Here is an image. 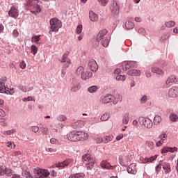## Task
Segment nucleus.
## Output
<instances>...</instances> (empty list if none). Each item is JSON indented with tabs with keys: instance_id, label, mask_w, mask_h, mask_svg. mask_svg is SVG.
<instances>
[{
	"instance_id": "1",
	"label": "nucleus",
	"mask_w": 178,
	"mask_h": 178,
	"mask_svg": "<svg viewBox=\"0 0 178 178\" xmlns=\"http://www.w3.org/2000/svg\"><path fill=\"white\" fill-rule=\"evenodd\" d=\"M67 138L69 141H84L88 138V134L84 131H73L67 134Z\"/></svg>"
},
{
	"instance_id": "2",
	"label": "nucleus",
	"mask_w": 178,
	"mask_h": 178,
	"mask_svg": "<svg viewBox=\"0 0 178 178\" xmlns=\"http://www.w3.org/2000/svg\"><path fill=\"white\" fill-rule=\"evenodd\" d=\"M69 56V51H66L62 56V58L60 60V62L62 63H64L63 65V70H62V77H65V74H66V72H65V70H66V69H67V67H69L70 66V65H72V60H70V58H68Z\"/></svg>"
},
{
	"instance_id": "3",
	"label": "nucleus",
	"mask_w": 178,
	"mask_h": 178,
	"mask_svg": "<svg viewBox=\"0 0 178 178\" xmlns=\"http://www.w3.org/2000/svg\"><path fill=\"white\" fill-rule=\"evenodd\" d=\"M6 81H8V79L6 77H3L0 79V92L3 94H10V95H13L15 94V90L13 89H9V88L6 87Z\"/></svg>"
},
{
	"instance_id": "4",
	"label": "nucleus",
	"mask_w": 178,
	"mask_h": 178,
	"mask_svg": "<svg viewBox=\"0 0 178 178\" xmlns=\"http://www.w3.org/2000/svg\"><path fill=\"white\" fill-rule=\"evenodd\" d=\"M76 76L81 77L82 80H87L92 76V72H86L84 70V67L79 66L75 72Z\"/></svg>"
},
{
	"instance_id": "5",
	"label": "nucleus",
	"mask_w": 178,
	"mask_h": 178,
	"mask_svg": "<svg viewBox=\"0 0 178 178\" xmlns=\"http://www.w3.org/2000/svg\"><path fill=\"white\" fill-rule=\"evenodd\" d=\"M49 23L51 26V31H49V33H51V31L58 33V31H59V29L62 27V22L58 19V18L51 19Z\"/></svg>"
},
{
	"instance_id": "6",
	"label": "nucleus",
	"mask_w": 178,
	"mask_h": 178,
	"mask_svg": "<svg viewBox=\"0 0 178 178\" xmlns=\"http://www.w3.org/2000/svg\"><path fill=\"white\" fill-rule=\"evenodd\" d=\"M140 124H143L146 129H151L153 126L151 119L145 117H140L138 119Z\"/></svg>"
},
{
	"instance_id": "7",
	"label": "nucleus",
	"mask_w": 178,
	"mask_h": 178,
	"mask_svg": "<svg viewBox=\"0 0 178 178\" xmlns=\"http://www.w3.org/2000/svg\"><path fill=\"white\" fill-rule=\"evenodd\" d=\"M131 67H137V62L136 61H127L122 63V70L124 71L129 70Z\"/></svg>"
},
{
	"instance_id": "8",
	"label": "nucleus",
	"mask_w": 178,
	"mask_h": 178,
	"mask_svg": "<svg viewBox=\"0 0 178 178\" xmlns=\"http://www.w3.org/2000/svg\"><path fill=\"white\" fill-rule=\"evenodd\" d=\"M80 88H81L80 82L76 80H73L70 88L71 92H77V91H79Z\"/></svg>"
},
{
	"instance_id": "9",
	"label": "nucleus",
	"mask_w": 178,
	"mask_h": 178,
	"mask_svg": "<svg viewBox=\"0 0 178 178\" xmlns=\"http://www.w3.org/2000/svg\"><path fill=\"white\" fill-rule=\"evenodd\" d=\"M170 98H177L178 97V86H172L168 91Z\"/></svg>"
},
{
	"instance_id": "10",
	"label": "nucleus",
	"mask_w": 178,
	"mask_h": 178,
	"mask_svg": "<svg viewBox=\"0 0 178 178\" xmlns=\"http://www.w3.org/2000/svg\"><path fill=\"white\" fill-rule=\"evenodd\" d=\"M88 66L92 72H97L98 70V64L97 63V61L94 59H91L89 60L88 63Z\"/></svg>"
},
{
	"instance_id": "11",
	"label": "nucleus",
	"mask_w": 178,
	"mask_h": 178,
	"mask_svg": "<svg viewBox=\"0 0 178 178\" xmlns=\"http://www.w3.org/2000/svg\"><path fill=\"white\" fill-rule=\"evenodd\" d=\"M8 16L16 19V17L19 16V10L15 6L11 7L10 10L8 11Z\"/></svg>"
},
{
	"instance_id": "12",
	"label": "nucleus",
	"mask_w": 178,
	"mask_h": 178,
	"mask_svg": "<svg viewBox=\"0 0 178 178\" xmlns=\"http://www.w3.org/2000/svg\"><path fill=\"white\" fill-rule=\"evenodd\" d=\"M111 10L113 15H118L119 14V6L115 1H112V4L111 6Z\"/></svg>"
},
{
	"instance_id": "13",
	"label": "nucleus",
	"mask_w": 178,
	"mask_h": 178,
	"mask_svg": "<svg viewBox=\"0 0 178 178\" xmlns=\"http://www.w3.org/2000/svg\"><path fill=\"white\" fill-rule=\"evenodd\" d=\"M72 162H73L72 159L66 160L63 162L58 163L56 165V168H58V169H65V168L69 166V165H71Z\"/></svg>"
},
{
	"instance_id": "14",
	"label": "nucleus",
	"mask_w": 178,
	"mask_h": 178,
	"mask_svg": "<svg viewBox=\"0 0 178 178\" xmlns=\"http://www.w3.org/2000/svg\"><path fill=\"white\" fill-rule=\"evenodd\" d=\"M107 33H108V31L106 29L101 30L96 37L97 42H99L101 40H104V37H105V35H106Z\"/></svg>"
},
{
	"instance_id": "15",
	"label": "nucleus",
	"mask_w": 178,
	"mask_h": 178,
	"mask_svg": "<svg viewBox=\"0 0 178 178\" xmlns=\"http://www.w3.org/2000/svg\"><path fill=\"white\" fill-rule=\"evenodd\" d=\"M86 125V121L78 120L74 123H72V127L74 129H81V127H84Z\"/></svg>"
},
{
	"instance_id": "16",
	"label": "nucleus",
	"mask_w": 178,
	"mask_h": 178,
	"mask_svg": "<svg viewBox=\"0 0 178 178\" xmlns=\"http://www.w3.org/2000/svg\"><path fill=\"white\" fill-rule=\"evenodd\" d=\"M177 147H163L161 149V154H168V152H177Z\"/></svg>"
},
{
	"instance_id": "17",
	"label": "nucleus",
	"mask_w": 178,
	"mask_h": 178,
	"mask_svg": "<svg viewBox=\"0 0 178 178\" xmlns=\"http://www.w3.org/2000/svg\"><path fill=\"white\" fill-rule=\"evenodd\" d=\"M136 164L132 163L127 168V170L128 173H130L131 175H136L137 173V168H136Z\"/></svg>"
},
{
	"instance_id": "18",
	"label": "nucleus",
	"mask_w": 178,
	"mask_h": 178,
	"mask_svg": "<svg viewBox=\"0 0 178 178\" xmlns=\"http://www.w3.org/2000/svg\"><path fill=\"white\" fill-rule=\"evenodd\" d=\"M30 3H35L34 6V9L35 11L36 12V13H40V12H41V8L40 7V6L37 3H38L40 2V0H29Z\"/></svg>"
},
{
	"instance_id": "19",
	"label": "nucleus",
	"mask_w": 178,
	"mask_h": 178,
	"mask_svg": "<svg viewBox=\"0 0 178 178\" xmlns=\"http://www.w3.org/2000/svg\"><path fill=\"white\" fill-rule=\"evenodd\" d=\"M123 97L120 95H113V104L116 105L118 102H122Z\"/></svg>"
},
{
	"instance_id": "20",
	"label": "nucleus",
	"mask_w": 178,
	"mask_h": 178,
	"mask_svg": "<svg viewBox=\"0 0 178 178\" xmlns=\"http://www.w3.org/2000/svg\"><path fill=\"white\" fill-rule=\"evenodd\" d=\"M113 102V95H106L102 99V104H111Z\"/></svg>"
},
{
	"instance_id": "21",
	"label": "nucleus",
	"mask_w": 178,
	"mask_h": 178,
	"mask_svg": "<svg viewBox=\"0 0 178 178\" xmlns=\"http://www.w3.org/2000/svg\"><path fill=\"white\" fill-rule=\"evenodd\" d=\"M111 41V37H105L102 40L101 44L102 47H104V48H108L109 45V42Z\"/></svg>"
},
{
	"instance_id": "22",
	"label": "nucleus",
	"mask_w": 178,
	"mask_h": 178,
	"mask_svg": "<svg viewBox=\"0 0 178 178\" xmlns=\"http://www.w3.org/2000/svg\"><path fill=\"white\" fill-rule=\"evenodd\" d=\"M101 166L103 168V169H113V166H112V165H111V163L106 161H102L101 163Z\"/></svg>"
},
{
	"instance_id": "23",
	"label": "nucleus",
	"mask_w": 178,
	"mask_h": 178,
	"mask_svg": "<svg viewBox=\"0 0 178 178\" xmlns=\"http://www.w3.org/2000/svg\"><path fill=\"white\" fill-rule=\"evenodd\" d=\"M170 83H177V77L175 75H172L168 78L167 81H165L166 86H169Z\"/></svg>"
},
{
	"instance_id": "24",
	"label": "nucleus",
	"mask_w": 178,
	"mask_h": 178,
	"mask_svg": "<svg viewBox=\"0 0 178 178\" xmlns=\"http://www.w3.org/2000/svg\"><path fill=\"white\" fill-rule=\"evenodd\" d=\"M128 76H140L141 71L140 70H131L127 72Z\"/></svg>"
},
{
	"instance_id": "25",
	"label": "nucleus",
	"mask_w": 178,
	"mask_h": 178,
	"mask_svg": "<svg viewBox=\"0 0 178 178\" xmlns=\"http://www.w3.org/2000/svg\"><path fill=\"white\" fill-rule=\"evenodd\" d=\"M130 120L129 112L124 113L122 115V124H127Z\"/></svg>"
},
{
	"instance_id": "26",
	"label": "nucleus",
	"mask_w": 178,
	"mask_h": 178,
	"mask_svg": "<svg viewBox=\"0 0 178 178\" xmlns=\"http://www.w3.org/2000/svg\"><path fill=\"white\" fill-rule=\"evenodd\" d=\"M89 17H90V20H91V22L98 21V15L95 14L93 11L89 12Z\"/></svg>"
},
{
	"instance_id": "27",
	"label": "nucleus",
	"mask_w": 178,
	"mask_h": 178,
	"mask_svg": "<svg viewBox=\"0 0 178 178\" xmlns=\"http://www.w3.org/2000/svg\"><path fill=\"white\" fill-rule=\"evenodd\" d=\"M91 161H94L93 159L91 158V155L90 154H85L82 156V161L83 162H91Z\"/></svg>"
},
{
	"instance_id": "28",
	"label": "nucleus",
	"mask_w": 178,
	"mask_h": 178,
	"mask_svg": "<svg viewBox=\"0 0 178 178\" xmlns=\"http://www.w3.org/2000/svg\"><path fill=\"white\" fill-rule=\"evenodd\" d=\"M151 70L152 73H156V74H163V71L158 67L153 66L152 67Z\"/></svg>"
},
{
	"instance_id": "29",
	"label": "nucleus",
	"mask_w": 178,
	"mask_h": 178,
	"mask_svg": "<svg viewBox=\"0 0 178 178\" xmlns=\"http://www.w3.org/2000/svg\"><path fill=\"white\" fill-rule=\"evenodd\" d=\"M163 169L165 170V173H170V164L169 163H163Z\"/></svg>"
},
{
	"instance_id": "30",
	"label": "nucleus",
	"mask_w": 178,
	"mask_h": 178,
	"mask_svg": "<svg viewBox=\"0 0 178 178\" xmlns=\"http://www.w3.org/2000/svg\"><path fill=\"white\" fill-rule=\"evenodd\" d=\"M125 29H127V30H131L134 29V23L131 21H127L125 22Z\"/></svg>"
},
{
	"instance_id": "31",
	"label": "nucleus",
	"mask_w": 178,
	"mask_h": 178,
	"mask_svg": "<svg viewBox=\"0 0 178 178\" xmlns=\"http://www.w3.org/2000/svg\"><path fill=\"white\" fill-rule=\"evenodd\" d=\"M3 175H6V176L10 177L12 175H13V170L10 168H6L3 171Z\"/></svg>"
},
{
	"instance_id": "32",
	"label": "nucleus",
	"mask_w": 178,
	"mask_h": 178,
	"mask_svg": "<svg viewBox=\"0 0 178 178\" xmlns=\"http://www.w3.org/2000/svg\"><path fill=\"white\" fill-rule=\"evenodd\" d=\"M169 119L171 122H178V115L175 113H171L169 115Z\"/></svg>"
},
{
	"instance_id": "33",
	"label": "nucleus",
	"mask_w": 178,
	"mask_h": 178,
	"mask_svg": "<svg viewBox=\"0 0 178 178\" xmlns=\"http://www.w3.org/2000/svg\"><path fill=\"white\" fill-rule=\"evenodd\" d=\"M159 138L161 141L165 143V141H166V138H168V135H166L165 132H163L159 135Z\"/></svg>"
},
{
	"instance_id": "34",
	"label": "nucleus",
	"mask_w": 178,
	"mask_h": 178,
	"mask_svg": "<svg viewBox=\"0 0 178 178\" xmlns=\"http://www.w3.org/2000/svg\"><path fill=\"white\" fill-rule=\"evenodd\" d=\"M165 26L168 27V29H170L176 26V22H175V21H168L165 23Z\"/></svg>"
},
{
	"instance_id": "35",
	"label": "nucleus",
	"mask_w": 178,
	"mask_h": 178,
	"mask_svg": "<svg viewBox=\"0 0 178 178\" xmlns=\"http://www.w3.org/2000/svg\"><path fill=\"white\" fill-rule=\"evenodd\" d=\"M95 163V160H91V161L88 163L87 165H86V168H87L88 170H92V168H94Z\"/></svg>"
},
{
	"instance_id": "36",
	"label": "nucleus",
	"mask_w": 178,
	"mask_h": 178,
	"mask_svg": "<svg viewBox=\"0 0 178 178\" xmlns=\"http://www.w3.org/2000/svg\"><path fill=\"white\" fill-rule=\"evenodd\" d=\"M161 122H162V117L159 115H156L154 120V124H156V126H158V124H159Z\"/></svg>"
},
{
	"instance_id": "37",
	"label": "nucleus",
	"mask_w": 178,
	"mask_h": 178,
	"mask_svg": "<svg viewBox=\"0 0 178 178\" xmlns=\"http://www.w3.org/2000/svg\"><path fill=\"white\" fill-rule=\"evenodd\" d=\"M146 145L149 149H154V148H155V143L151 140H147L146 142Z\"/></svg>"
},
{
	"instance_id": "38",
	"label": "nucleus",
	"mask_w": 178,
	"mask_h": 178,
	"mask_svg": "<svg viewBox=\"0 0 178 178\" xmlns=\"http://www.w3.org/2000/svg\"><path fill=\"white\" fill-rule=\"evenodd\" d=\"M147 102H148V96H147V95H144L143 96H142V97L140 99V102L142 105L147 104Z\"/></svg>"
},
{
	"instance_id": "39",
	"label": "nucleus",
	"mask_w": 178,
	"mask_h": 178,
	"mask_svg": "<svg viewBox=\"0 0 178 178\" xmlns=\"http://www.w3.org/2000/svg\"><path fill=\"white\" fill-rule=\"evenodd\" d=\"M56 119L58 122H65L67 118L66 117V115L60 114L58 116H57Z\"/></svg>"
},
{
	"instance_id": "40",
	"label": "nucleus",
	"mask_w": 178,
	"mask_h": 178,
	"mask_svg": "<svg viewBox=\"0 0 178 178\" xmlns=\"http://www.w3.org/2000/svg\"><path fill=\"white\" fill-rule=\"evenodd\" d=\"M88 90L92 94V92H97L98 91V87L97 86H92L88 88Z\"/></svg>"
},
{
	"instance_id": "41",
	"label": "nucleus",
	"mask_w": 178,
	"mask_h": 178,
	"mask_svg": "<svg viewBox=\"0 0 178 178\" xmlns=\"http://www.w3.org/2000/svg\"><path fill=\"white\" fill-rule=\"evenodd\" d=\"M109 118H110L109 113H105L101 116V120H102V122H106V120H108Z\"/></svg>"
},
{
	"instance_id": "42",
	"label": "nucleus",
	"mask_w": 178,
	"mask_h": 178,
	"mask_svg": "<svg viewBox=\"0 0 178 178\" xmlns=\"http://www.w3.org/2000/svg\"><path fill=\"white\" fill-rule=\"evenodd\" d=\"M113 140V136H105L103 140V143H104V144H107V143H109V141H112Z\"/></svg>"
},
{
	"instance_id": "43",
	"label": "nucleus",
	"mask_w": 178,
	"mask_h": 178,
	"mask_svg": "<svg viewBox=\"0 0 178 178\" xmlns=\"http://www.w3.org/2000/svg\"><path fill=\"white\" fill-rule=\"evenodd\" d=\"M15 131H16L15 129L4 131H3V134H4V136H12V134H14Z\"/></svg>"
},
{
	"instance_id": "44",
	"label": "nucleus",
	"mask_w": 178,
	"mask_h": 178,
	"mask_svg": "<svg viewBox=\"0 0 178 178\" xmlns=\"http://www.w3.org/2000/svg\"><path fill=\"white\" fill-rule=\"evenodd\" d=\"M115 79L118 81H124V80H126V76H124V75H117L115 76Z\"/></svg>"
},
{
	"instance_id": "45",
	"label": "nucleus",
	"mask_w": 178,
	"mask_h": 178,
	"mask_svg": "<svg viewBox=\"0 0 178 178\" xmlns=\"http://www.w3.org/2000/svg\"><path fill=\"white\" fill-rule=\"evenodd\" d=\"M40 129H41L42 133L44 136H47L48 133H49V129H48L47 127H40Z\"/></svg>"
},
{
	"instance_id": "46",
	"label": "nucleus",
	"mask_w": 178,
	"mask_h": 178,
	"mask_svg": "<svg viewBox=\"0 0 178 178\" xmlns=\"http://www.w3.org/2000/svg\"><path fill=\"white\" fill-rule=\"evenodd\" d=\"M70 178H84V174L83 173H77L73 175H71Z\"/></svg>"
},
{
	"instance_id": "47",
	"label": "nucleus",
	"mask_w": 178,
	"mask_h": 178,
	"mask_svg": "<svg viewBox=\"0 0 178 178\" xmlns=\"http://www.w3.org/2000/svg\"><path fill=\"white\" fill-rule=\"evenodd\" d=\"M156 158H158V156L156 155L152 156L150 158H147L145 160V163H151V162H154V161H155V159H156Z\"/></svg>"
},
{
	"instance_id": "48",
	"label": "nucleus",
	"mask_w": 178,
	"mask_h": 178,
	"mask_svg": "<svg viewBox=\"0 0 178 178\" xmlns=\"http://www.w3.org/2000/svg\"><path fill=\"white\" fill-rule=\"evenodd\" d=\"M40 37L41 35H34L31 38V42H36V44H38V41H40Z\"/></svg>"
},
{
	"instance_id": "49",
	"label": "nucleus",
	"mask_w": 178,
	"mask_h": 178,
	"mask_svg": "<svg viewBox=\"0 0 178 178\" xmlns=\"http://www.w3.org/2000/svg\"><path fill=\"white\" fill-rule=\"evenodd\" d=\"M50 143L54 145H60V143H59V140H58L56 138L50 139Z\"/></svg>"
},
{
	"instance_id": "50",
	"label": "nucleus",
	"mask_w": 178,
	"mask_h": 178,
	"mask_svg": "<svg viewBox=\"0 0 178 178\" xmlns=\"http://www.w3.org/2000/svg\"><path fill=\"white\" fill-rule=\"evenodd\" d=\"M47 152H49V154H55V152H56V148H54V147H49V148H47L46 149Z\"/></svg>"
},
{
	"instance_id": "51",
	"label": "nucleus",
	"mask_w": 178,
	"mask_h": 178,
	"mask_svg": "<svg viewBox=\"0 0 178 178\" xmlns=\"http://www.w3.org/2000/svg\"><path fill=\"white\" fill-rule=\"evenodd\" d=\"M81 31H83V25L79 24L76 27V34H81Z\"/></svg>"
},
{
	"instance_id": "52",
	"label": "nucleus",
	"mask_w": 178,
	"mask_h": 178,
	"mask_svg": "<svg viewBox=\"0 0 178 178\" xmlns=\"http://www.w3.org/2000/svg\"><path fill=\"white\" fill-rule=\"evenodd\" d=\"M31 49L33 55H35V54H37V51H38V48H37L36 46L34 44L31 46Z\"/></svg>"
},
{
	"instance_id": "53",
	"label": "nucleus",
	"mask_w": 178,
	"mask_h": 178,
	"mask_svg": "<svg viewBox=\"0 0 178 178\" xmlns=\"http://www.w3.org/2000/svg\"><path fill=\"white\" fill-rule=\"evenodd\" d=\"M108 0H97V2H99L102 6H106V5H108Z\"/></svg>"
},
{
	"instance_id": "54",
	"label": "nucleus",
	"mask_w": 178,
	"mask_h": 178,
	"mask_svg": "<svg viewBox=\"0 0 178 178\" xmlns=\"http://www.w3.org/2000/svg\"><path fill=\"white\" fill-rule=\"evenodd\" d=\"M34 97L29 96L28 97H24L22 99L23 102H29V101H34Z\"/></svg>"
},
{
	"instance_id": "55",
	"label": "nucleus",
	"mask_w": 178,
	"mask_h": 178,
	"mask_svg": "<svg viewBox=\"0 0 178 178\" xmlns=\"http://www.w3.org/2000/svg\"><path fill=\"white\" fill-rule=\"evenodd\" d=\"M31 129L33 133H38L40 130V127H38V126H33Z\"/></svg>"
},
{
	"instance_id": "56",
	"label": "nucleus",
	"mask_w": 178,
	"mask_h": 178,
	"mask_svg": "<svg viewBox=\"0 0 178 178\" xmlns=\"http://www.w3.org/2000/svg\"><path fill=\"white\" fill-rule=\"evenodd\" d=\"M170 37V35L169 33H165L161 36V40L163 41H165V40H168Z\"/></svg>"
},
{
	"instance_id": "57",
	"label": "nucleus",
	"mask_w": 178,
	"mask_h": 178,
	"mask_svg": "<svg viewBox=\"0 0 178 178\" xmlns=\"http://www.w3.org/2000/svg\"><path fill=\"white\" fill-rule=\"evenodd\" d=\"M162 166H163L162 164L159 163L155 167V170L156 173L161 172V169H162Z\"/></svg>"
},
{
	"instance_id": "58",
	"label": "nucleus",
	"mask_w": 178,
	"mask_h": 178,
	"mask_svg": "<svg viewBox=\"0 0 178 178\" xmlns=\"http://www.w3.org/2000/svg\"><path fill=\"white\" fill-rule=\"evenodd\" d=\"M121 73V70L119 68H117L116 70H115L114 71V76L115 77H116V76H120Z\"/></svg>"
},
{
	"instance_id": "59",
	"label": "nucleus",
	"mask_w": 178,
	"mask_h": 178,
	"mask_svg": "<svg viewBox=\"0 0 178 178\" xmlns=\"http://www.w3.org/2000/svg\"><path fill=\"white\" fill-rule=\"evenodd\" d=\"M19 67L21 69H26V63L24 62V60H22L20 63H19Z\"/></svg>"
},
{
	"instance_id": "60",
	"label": "nucleus",
	"mask_w": 178,
	"mask_h": 178,
	"mask_svg": "<svg viewBox=\"0 0 178 178\" xmlns=\"http://www.w3.org/2000/svg\"><path fill=\"white\" fill-rule=\"evenodd\" d=\"M163 143L162 140H159V141L156 142V147H162L163 145Z\"/></svg>"
},
{
	"instance_id": "61",
	"label": "nucleus",
	"mask_w": 178,
	"mask_h": 178,
	"mask_svg": "<svg viewBox=\"0 0 178 178\" xmlns=\"http://www.w3.org/2000/svg\"><path fill=\"white\" fill-rule=\"evenodd\" d=\"M19 90H21V91H23L24 92H27V88L22 86H19Z\"/></svg>"
},
{
	"instance_id": "62",
	"label": "nucleus",
	"mask_w": 178,
	"mask_h": 178,
	"mask_svg": "<svg viewBox=\"0 0 178 178\" xmlns=\"http://www.w3.org/2000/svg\"><path fill=\"white\" fill-rule=\"evenodd\" d=\"M13 37H15V38H16L17 37L19 36V31H17V30H14L13 32Z\"/></svg>"
},
{
	"instance_id": "63",
	"label": "nucleus",
	"mask_w": 178,
	"mask_h": 178,
	"mask_svg": "<svg viewBox=\"0 0 178 178\" xmlns=\"http://www.w3.org/2000/svg\"><path fill=\"white\" fill-rule=\"evenodd\" d=\"M96 143L97 144H101V143H104V140L102 139V138H96Z\"/></svg>"
},
{
	"instance_id": "64",
	"label": "nucleus",
	"mask_w": 178,
	"mask_h": 178,
	"mask_svg": "<svg viewBox=\"0 0 178 178\" xmlns=\"http://www.w3.org/2000/svg\"><path fill=\"white\" fill-rule=\"evenodd\" d=\"M145 76H146V77H151V76H152L151 71H149V70H147L145 71Z\"/></svg>"
}]
</instances>
